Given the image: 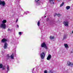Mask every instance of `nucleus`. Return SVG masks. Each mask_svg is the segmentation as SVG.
Wrapping results in <instances>:
<instances>
[{"label": "nucleus", "instance_id": "nucleus-1", "mask_svg": "<svg viewBox=\"0 0 73 73\" xmlns=\"http://www.w3.org/2000/svg\"><path fill=\"white\" fill-rule=\"evenodd\" d=\"M1 41L2 42H3V43H4V42H5L4 46V49H7V48H8V43L6 42H7V40L5 39V38H4L1 40Z\"/></svg>", "mask_w": 73, "mask_h": 73}, {"label": "nucleus", "instance_id": "nucleus-2", "mask_svg": "<svg viewBox=\"0 0 73 73\" xmlns=\"http://www.w3.org/2000/svg\"><path fill=\"white\" fill-rule=\"evenodd\" d=\"M41 47H44V48H45L46 49H48V48L47 46H46V44H45V42H44L42 43L41 45Z\"/></svg>", "mask_w": 73, "mask_h": 73}, {"label": "nucleus", "instance_id": "nucleus-3", "mask_svg": "<svg viewBox=\"0 0 73 73\" xmlns=\"http://www.w3.org/2000/svg\"><path fill=\"white\" fill-rule=\"evenodd\" d=\"M0 27L3 28V29H5L6 28V25L4 23H2Z\"/></svg>", "mask_w": 73, "mask_h": 73}, {"label": "nucleus", "instance_id": "nucleus-4", "mask_svg": "<svg viewBox=\"0 0 73 73\" xmlns=\"http://www.w3.org/2000/svg\"><path fill=\"white\" fill-rule=\"evenodd\" d=\"M2 5L4 7L5 6V1H2L0 0V5Z\"/></svg>", "mask_w": 73, "mask_h": 73}, {"label": "nucleus", "instance_id": "nucleus-5", "mask_svg": "<svg viewBox=\"0 0 73 73\" xmlns=\"http://www.w3.org/2000/svg\"><path fill=\"white\" fill-rule=\"evenodd\" d=\"M45 53L44 52H42L40 55V56L41 58L43 59L45 57Z\"/></svg>", "mask_w": 73, "mask_h": 73}, {"label": "nucleus", "instance_id": "nucleus-6", "mask_svg": "<svg viewBox=\"0 0 73 73\" xmlns=\"http://www.w3.org/2000/svg\"><path fill=\"white\" fill-rule=\"evenodd\" d=\"M67 64L68 65V66H73V63H72L69 61L68 62Z\"/></svg>", "mask_w": 73, "mask_h": 73}, {"label": "nucleus", "instance_id": "nucleus-7", "mask_svg": "<svg viewBox=\"0 0 73 73\" xmlns=\"http://www.w3.org/2000/svg\"><path fill=\"white\" fill-rule=\"evenodd\" d=\"M63 24L65 26H68V21H65L63 22Z\"/></svg>", "mask_w": 73, "mask_h": 73}, {"label": "nucleus", "instance_id": "nucleus-8", "mask_svg": "<svg viewBox=\"0 0 73 73\" xmlns=\"http://www.w3.org/2000/svg\"><path fill=\"white\" fill-rule=\"evenodd\" d=\"M50 58H51V55L49 54L47 57V60H50Z\"/></svg>", "mask_w": 73, "mask_h": 73}, {"label": "nucleus", "instance_id": "nucleus-9", "mask_svg": "<svg viewBox=\"0 0 73 73\" xmlns=\"http://www.w3.org/2000/svg\"><path fill=\"white\" fill-rule=\"evenodd\" d=\"M11 58V59H13L14 58V54L13 53L10 56Z\"/></svg>", "mask_w": 73, "mask_h": 73}, {"label": "nucleus", "instance_id": "nucleus-10", "mask_svg": "<svg viewBox=\"0 0 73 73\" xmlns=\"http://www.w3.org/2000/svg\"><path fill=\"white\" fill-rule=\"evenodd\" d=\"M64 45L65 48H69V46H68V44H64Z\"/></svg>", "mask_w": 73, "mask_h": 73}, {"label": "nucleus", "instance_id": "nucleus-11", "mask_svg": "<svg viewBox=\"0 0 73 73\" xmlns=\"http://www.w3.org/2000/svg\"><path fill=\"white\" fill-rule=\"evenodd\" d=\"M50 3L51 4H54V2H53L54 0H49Z\"/></svg>", "mask_w": 73, "mask_h": 73}, {"label": "nucleus", "instance_id": "nucleus-12", "mask_svg": "<svg viewBox=\"0 0 73 73\" xmlns=\"http://www.w3.org/2000/svg\"><path fill=\"white\" fill-rule=\"evenodd\" d=\"M2 23H3V24H5V23H7V20H3L2 21Z\"/></svg>", "mask_w": 73, "mask_h": 73}, {"label": "nucleus", "instance_id": "nucleus-13", "mask_svg": "<svg viewBox=\"0 0 73 73\" xmlns=\"http://www.w3.org/2000/svg\"><path fill=\"white\" fill-rule=\"evenodd\" d=\"M52 36H50V38L51 39V40H53V39H54V37L53 36L52 37Z\"/></svg>", "mask_w": 73, "mask_h": 73}, {"label": "nucleus", "instance_id": "nucleus-14", "mask_svg": "<svg viewBox=\"0 0 73 73\" xmlns=\"http://www.w3.org/2000/svg\"><path fill=\"white\" fill-rule=\"evenodd\" d=\"M70 7L69 6H67L66 7V9H70Z\"/></svg>", "mask_w": 73, "mask_h": 73}, {"label": "nucleus", "instance_id": "nucleus-15", "mask_svg": "<svg viewBox=\"0 0 73 73\" xmlns=\"http://www.w3.org/2000/svg\"><path fill=\"white\" fill-rule=\"evenodd\" d=\"M64 4V2H63L62 4H61L60 5V7H62V6H63Z\"/></svg>", "mask_w": 73, "mask_h": 73}, {"label": "nucleus", "instance_id": "nucleus-16", "mask_svg": "<svg viewBox=\"0 0 73 73\" xmlns=\"http://www.w3.org/2000/svg\"><path fill=\"white\" fill-rule=\"evenodd\" d=\"M7 72H8L9 70V66L8 65H7Z\"/></svg>", "mask_w": 73, "mask_h": 73}, {"label": "nucleus", "instance_id": "nucleus-17", "mask_svg": "<svg viewBox=\"0 0 73 73\" xmlns=\"http://www.w3.org/2000/svg\"><path fill=\"white\" fill-rule=\"evenodd\" d=\"M37 25L38 26H40V21H38L37 23Z\"/></svg>", "mask_w": 73, "mask_h": 73}, {"label": "nucleus", "instance_id": "nucleus-18", "mask_svg": "<svg viewBox=\"0 0 73 73\" xmlns=\"http://www.w3.org/2000/svg\"><path fill=\"white\" fill-rule=\"evenodd\" d=\"M3 68V64H0V68Z\"/></svg>", "mask_w": 73, "mask_h": 73}, {"label": "nucleus", "instance_id": "nucleus-19", "mask_svg": "<svg viewBox=\"0 0 73 73\" xmlns=\"http://www.w3.org/2000/svg\"><path fill=\"white\" fill-rule=\"evenodd\" d=\"M10 57V56H9V54H8L7 55V59H9V58Z\"/></svg>", "mask_w": 73, "mask_h": 73}, {"label": "nucleus", "instance_id": "nucleus-20", "mask_svg": "<svg viewBox=\"0 0 73 73\" xmlns=\"http://www.w3.org/2000/svg\"><path fill=\"white\" fill-rule=\"evenodd\" d=\"M66 36H63V40H64V39H66Z\"/></svg>", "mask_w": 73, "mask_h": 73}, {"label": "nucleus", "instance_id": "nucleus-21", "mask_svg": "<svg viewBox=\"0 0 73 73\" xmlns=\"http://www.w3.org/2000/svg\"><path fill=\"white\" fill-rule=\"evenodd\" d=\"M57 16H58V17H60V16H61V15L60 14H58L57 15Z\"/></svg>", "mask_w": 73, "mask_h": 73}, {"label": "nucleus", "instance_id": "nucleus-22", "mask_svg": "<svg viewBox=\"0 0 73 73\" xmlns=\"http://www.w3.org/2000/svg\"><path fill=\"white\" fill-rule=\"evenodd\" d=\"M40 0H35V1L36 3H38V2Z\"/></svg>", "mask_w": 73, "mask_h": 73}, {"label": "nucleus", "instance_id": "nucleus-23", "mask_svg": "<svg viewBox=\"0 0 73 73\" xmlns=\"http://www.w3.org/2000/svg\"><path fill=\"white\" fill-rule=\"evenodd\" d=\"M44 73H48V71L46 70H45L44 71Z\"/></svg>", "mask_w": 73, "mask_h": 73}, {"label": "nucleus", "instance_id": "nucleus-24", "mask_svg": "<svg viewBox=\"0 0 73 73\" xmlns=\"http://www.w3.org/2000/svg\"><path fill=\"white\" fill-rule=\"evenodd\" d=\"M58 15V14H57V13H55V14H54V16H57V15Z\"/></svg>", "mask_w": 73, "mask_h": 73}, {"label": "nucleus", "instance_id": "nucleus-25", "mask_svg": "<svg viewBox=\"0 0 73 73\" xmlns=\"http://www.w3.org/2000/svg\"><path fill=\"white\" fill-rule=\"evenodd\" d=\"M46 20H47V21H49V18H47Z\"/></svg>", "mask_w": 73, "mask_h": 73}, {"label": "nucleus", "instance_id": "nucleus-26", "mask_svg": "<svg viewBox=\"0 0 73 73\" xmlns=\"http://www.w3.org/2000/svg\"><path fill=\"white\" fill-rule=\"evenodd\" d=\"M19 34L20 35H21V32H19Z\"/></svg>", "mask_w": 73, "mask_h": 73}, {"label": "nucleus", "instance_id": "nucleus-27", "mask_svg": "<svg viewBox=\"0 0 73 73\" xmlns=\"http://www.w3.org/2000/svg\"><path fill=\"white\" fill-rule=\"evenodd\" d=\"M49 73H53V72H52V71H50L49 72Z\"/></svg>", "mask_w": 73, "mask_h": 73}, {"label": "nucleus", "instance_id": "nucleus-28", "mask_svg": "<svg viewBox=\"0 0 73 73\" xmlns=\"http://www.w3.org/2000/svg\"><path fill=\"white\" fill-rule=\"evenodd\" d=\"M2 69H3V70H5V68H4V67H3Z\"/></svg>", "mask_w": 73, "mask_h": 73}, {"label": "nucleus", "instance_id": "nucleus-29", "mask_svg": "<svg viewBox=\"0 0 73 73\" xmlns=\"http://www.w3.org/2000/svg\"><path fill=\"white\" fill-rule=\"evenodd\" d=\"M10 29H8L7 30V31H10Z\"/></svg>", "mask_w": 73, "mask_h": 73}, {"label": "nucleus", "instance_id": "nucleus-30", "mask_svg": "<svg viewBox=\"0 0 73 73\" xmlns=\"http://www.w3.org/2000/svg\"><path fill=\"white\" fill-rule=\"evenodd\" d=\"M57 0V1H58L59 2H60V1H61V0Z\"/></svg>", "mask_w": 73, "mask_h": 73}, {"label": "nucleus", "instance_id": "nucleus-31", "mask_svg": "<svg viewBox=\"0 0 73 73\" xmlns=\"http://www.w3.org/2000/svg\"><path fill=\"white\" fill-rule=\"evenodd\" d=\"M17 21H18V19H17L16 20V22H17Z\"/></svg>", "mask_w": 73, "mask_h": 73}, {"label": "nucleus", "instance_id": "nucleus-32", "mask_svg": "<svg viewBox=\"0 0 73 73\" xmlns=\"http://www.w3.org/2000/svg\"><path fill=\"white\" fill-rule=\"evenodd\" d=\"M17 27H18V28H19V25H17Z\"/></svg>", "mask_w": 73, "mask_h": 73}, {"label": "nucleus", "instance_id": "nucleus-33", "mask_svg": "<svg viewBox=\"0 0 73 73\" xmlns=\"http://www.w3.org/2000/svg\"><path fill=\"white\" fill-rule=\"evenodd\" d=\"M72 33H73V31H72Z\"/></svg>", "mask_w": 73, "mask_h": 73}, {"label": "nucleus", "instance_id": "nucleus-34", "mask_svg": "<svg viewBox=\"0 0 73 73\" xmlns=\"http://www.w3.org/2000/svg\"><path fill=\"white\" fill-rule=\"evenodd\" d=\"M46 17V16H45V17Z\"/></svg>", "mask_w": 73, "mask_h": 73}]
</instances>
